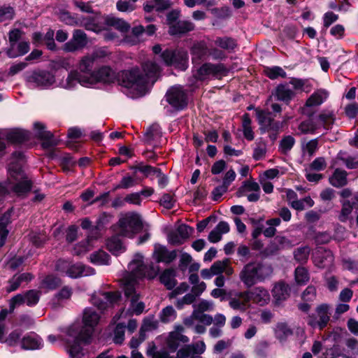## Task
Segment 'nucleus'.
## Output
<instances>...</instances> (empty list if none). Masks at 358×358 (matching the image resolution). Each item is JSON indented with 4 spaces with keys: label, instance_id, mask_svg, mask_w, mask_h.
I'll list each match as a JSON object with an SVG mask.
<instances>
[{
    "label": "nucleus",
    "instance_id": "14",
    "mask_svg": "<svg viewBox=\"0 0 358 358\" xmlns=\"http://www.w3.org/2000/svg\"><path fill=\"white\" fill-rule=\"evenodd\" d=\"M256 113L258 122L264 131H278L282 128V123L275 121L269 112L257 109Z\"/></svg>",
    "mask_w": 358,
    "mask_h": 358
},
{
    "label": "nucleus",
    "instance_id": "34",
    "mask_svg": "<svg viewBox=\"0 0 358 358\" xmlns=\"http://www.w3.org/2000/svg\"><path fill=\"white\" fill-rule=\"evenodd\" d=\"M329 183L335 187H342L347 185V172L341 169H336L329 179Z\"/></svg>",
    "mask_w": 358,
    "mask_h": 358
},
{
    "label": "nucleus",
    "instance_id": "16",
    "mask_svg": "<svg viewBox=\"0 0 358 358\" xmlns=\"http://www.w3.org/2000/svg\"><path fill=\"white\" fill-rule=\"evenodd\" d=\"M122 236L133 238L134 235V213L122 214L117 223Z\"/></svg>",
    "mask_w": 358,
    "mask_h": 358
},
{
    "label": "nucleus",
    "instance_id": "3",
    "mask_svg": "<svg viewBox=\"0 0 358 358\" xmlns=\"http://www.w3.org/2000/svg\"><path fill=\"white\" fill-rule=\"evenodd\" d=\"M273 273L271 266L259 262L248 264L240 273L241 281L248 287H252L257 282L264 281Z\"/></svg>",
    "mask_w": 358,
    "mask_h": 358
},
{
    "label": "nucleus",
    "instance_id": "62",
    "mask_svg": "<svg viewBox=\"0 0 358 358\" xmlns=\"http://www.w3.org/2000/svg\"><path fill=\"white\" fill-rule=\"evenodd\" d=\"M24 303H25L24 295L22 294L15 295L9 301L10 312H13L17 306Z\"/></svg>",
    "mask_w": 358,
    "mask_h": 358
},
{
    "label": "nucleus",
    "instance_id": "30",
    "mask_svg": "<svg viewBox=\"0 0 358 358\" xmlns=\"http://www.w3.org/2000/svg\"><path fill=\"white\" fill-rule=\"evenodd\" d=\"M317 129L322 127L324 129H329L335 121V115L332 111H322L315 119Z\"/></svg>",
    "mask_w": 358,
    "mask_h": 358
},
{
    "label": "nucleus",
    "instance_id": "54",
    "mask_svg": "<svg viewBox=\"0 0 358 358\" xmlns=\"http://www.w3.org/2000/svg\"><path fill=\"white\" fill-rule=\"evenodd\" d=\"M91 241V238H88L87 240L77 244L74 247V253L77 255H80L90 250L92 248Z\"/></svg>",
    "mask_w": 358,
    "mask_h": 358
},
{
    "label": "nucleus",
    "instance_id": "37",
    "mask_svg": "<svg viewBox=\"0 0 358 358\" xmlns=\"http://www.w3.org/2000/svg\"><path fill=\"white\" fill-rule=\"evenodd\" d=\"M328 93L324 90L315 92L306 101V106H315L322 104L327 98Z\"/></svg>",
    "mask_w": 358,
    "mask_h": 358
},
{
    "label": "nucleus",
    "instance_id": "55",
    "mask_svg": "<svg viewBox=\"0 0 358 358\" xmlns=\"http://www.w3.org/2000/svg\"><path fill=\"white\" fill-rule=\"evenodd\" d=\"M187 345L191 351L192 355H194L201 356V355L203 354L206 350V345L203 341H199Z\"/></svg>",
    "mask_w": 358,
    "mask_h": 358
},
{
    "label": "nucleus",
    "instance_id": "25",
    "mask_svg": "<svg viewBox=\"0 0 358 358\" xmlns=\"http://www.w3.org/2000/svg\"><path fill=\"white\" fill-rule=\"evenodd\" d=\"M94 273V269L90 266H86L81 263H71L68 272V277L71 278H78L84 276L92 275Z\"/></svg>",
    "mask_w": 358,
    "mask_h": 358
},
{
    "label": "nucleus",
    "instance_id": "59",
    "mask_svg": "<svg viewBox=\"0 0 358 358\" xmlns=\"http://www.w3.org/2000/svg\"><path fill=\"white\" fill-rule=\"evenodd\" d=\"M80 342H82L85 344L88 343H85L83 341L80 340L78 335L77 337V342L75 344L72 345L69 349V354L71 357H80L81 355H83L82 352L83 349L79 343Z\"/></svg>",
    "mask_w": 358,
    "mask_h": 358
},
{
    "label": "nucleus",
    "instance_id": "24",
    "mask_svg": "<svg viewBox=\"0 0 358 358\" xmlns=\"http://www.w3.org/2000/svg\"><path fill=\"white\" fill-rule=\"evenodd\" d=\"M273 94L277 100L288 104L296 96V92L289 87L288 83H285L278 85Z\"/></svg>",
    "mask_w": 358,
    "mask_h": 358
},
{
    "label": "nucleus",
    "instance_id": "8",
    "mask_svg": "<svg viewBox=\"0 0 358 358\" xmlns=\"http://www.w3.org/2000/svg\"><path fill=\"white\" fill-rule=\"evenodd\" d=\"M161 58L167 66H173L182 71L185 70L188 66L187 52L182 50H166L162 55Z\"/></svg>",
    "mask_w": 358,
    "mask_h": 358
},
{
    "label": "nucleus",
    "instance_id": "10",
    "mask_svg": "<svg viewBox=\"0 0 358 358\" xmlns=\"http://www.w3.org/2000/svg\"><path fill=\"white\" fill-rule=\"evenodd\" d=\"M330 306L322 303L315 308V314L308 315L306 322L313 328L324 329L330 320L329 315Z\"/></svg>",
    "mask_w": 358,
    "mask_h": 358
},
{
    "label": "nucleus",
    "instance_id": "36",
    "mask_svg": "<svg viewBox=\"0 0 358 358\" xmlns=\"http://www.w3.org/2000/svg\"><path fill=\"white\" fill-rule=\"evenodd\" d=\"M105 22L108 26L113 27L122 33L127 32L130 27L127 22L112 15L105 17Z\"/></svg>",
    "mask_w": 358,
    "mask_h": 358
},
{
    "label": "nucleus",
    "instance_id": "50",
    "mask_svg": "<svg viewBox=\"0 0 358 358\" xmlns=\"http://www.w3.org/2000/svg\"><path fill=\"white\" fill-rule=\"evenodd\" d=\"M157 328V322L154 320L152 317L145 318L143 320V323L141 326L140 330V336L142 337V339L145 338V333L149 331H152Z\"/></svg>",
    "mask_w": 358,
    "mask_h": 358
},
{
    "label": "nucleus",
    "instance_id": "41",
    "mask_svg": "<svg viewBox=\"0 0 358 358\" xmlns=\"http://www.w3.org/2000/svg\"><path fill=\"white\" fill-rule=\"evenodd\" d=\"M90 261L97 265H108L110 262V256L107 252L99 250L90 255Z\"/></svg>",
    "mask_w": 358,
    "mask_h": 358
},
{
    "label": "nucleus",
    "instance_id": "4",
    "mask_svg": "<svg viewBox=\"0 0 358 358\" xmlns=\"http://www.w3.org/2000/svg\"><path fill=\"white\" fill-rule=\"evenodd\" d=\"M158 71L159 67L156 64L148 62L143 65L141 70L136 72V98L142 96L150 91L156 81Z\"/></svg>",
    "mask_w": 358,
    "mask_h": 358
},
{
    "label": "nucleus",
    "instance_id": "56",
    "mask_svg": "<svg viewBox=\"0 0 358 358\" xmlns=\"http://www.w3.org/2000/svg\"><path fill=\"white\" fill-rule=\"evenodd\" d=\"M295 279L299 284L307 282L309 280L307 270L303 267H297L295 270Z\"/></svg>",
    "mask_w": 358,
    "mask_h": 358
},
{
    "label": "nucleus",
    "instance_id": "38",
    "mask_svg": "<svg viewBox=\"0 0 358 358\" xmlns=\"http://www.w3.org/2000/svg\"><path fill=\"white\" fill-rule=\"evenodd\" d=\"M251 119L248 113H245L242 117V131L244 137L248 141H252L255 138L254 131L251 126Z\"/></svg>",
    "mask_w": 358,
    "mask_h": 358
},
{
    "label": "nucleus",
    "instance_id": "13",
    "mask_svg": "<svg viewBox=\"0 0 358 358\" xmlns=\"http://www.w3.org/2000/svg\"><path fill=\"white\" fill-rule=\"evenodd\" d=\"M166 101L173 107L181 109L187 105V96L182 87H171L166 94Z\"/></svg>",
    "mask_w": 358,
    "mask_h": 358
},
{
    "label": "nucleus",
    "instance_id": "43",
    "mask_svg": "<svg viewBox=\"0 0 358 358\" xmlns=\"http://www.w3.org/2000/svg\"><path fill=\"white\" fill-rule=\"evenodd\" d=\"M177 316L176 310L171 306H168L163 308L159 314V318L164 323H168L173 321Z\"/></svg>",
    "mask_w": 358,
    "mask_h": 358
},
{
    "label": "nucleus",
    "instance_id": "11",
    "mask_svg": "<svg viewBox=\"0 0 358 358\" xmlns=\"http://www.w3.org/2000/svg\"><path fill=\"white\" fill-rule=\"evenodd\" d=\"M92 303L99 310H106L112 308L120 300L118 292H99L92 296Z\"/></svg>",
    "mask_w": 358,
    "mask_h": 358
},
{
    "label": "nucleus",
    "instance_id": "45",
    "mask_svg": "<svg viewBox=\"0 0 358 358\" xmlns=\"http://www.w3.org/2000/svg\"><path fill=\"white\" fill-rule=\"evenodd\" d=\"M147 355L151 358H169L171 357L165 350H156V346L153 343L149 344Z\"/></svg>",
    "mask_w": 358,
    "mask_h": 358
},
{
    "label": "nucleus",
    "instance_id": "20",
    "mask_svg": "<svg viewBox=\"0 0 358 358\" xmlns=\"http://www.w3.org/2000/svg\"><path fill=\"white\" fill-rule=\"evenodd\" d=\"M247 292L248 293L250 301H251L258 306H266L271 301V296L268 290L262 286L255 287Z\"/></svg>",
    "mask_w": 358,
    "mask_h": 358
},
{
    "label": "nucleus",
    "instance_id": "23",
    "mask_svg": "<svg viewBox=\"0 0 358 358\" xmlns=\"http://www.w3.org/2000/svg\"><path fill=\"white\" fill-rule=\"evenodd\" d=\"M162 136V133L159 125L157 124H152L145 129L143 135V141L146 143L155 147L159 143Z\"/></svg>",
    "mask_w": 358,
    "mask_h": 358
},
{
    "label": "nucleus",
    "instance_id": "47",
    "mask_svg": "<svg viewBox=\"0 0 358 358\" xmlns=\"http://www.w3.org/2000/svg\"><path fill=\"white\" fill-rule=\"evenodd\" d=\"M215 43L225 50H233L236 46L235 41L228 37L217 38L215 41Z\"/></svg>",
    "mask_w": 358,
    "mask_h": 358
},
{
    "label": "nucleus",
    "instance_id": "53",
    "mask_svg": "<svg viewBox=\"0 0 358 358\" xmlns=\"http://www.w3.org/2000/svg\"><path fill=\"white\" fill-rule=\"evenodd\" d=\"M294 143L295 140L292 136H286L281 140L279 149L281 152L286 153L292 148Z\"/></svg>",
    "mask_w": 358,
    "mask_h": 358
},
{
    "label": "nucleus",
    "instance_id": "46",
    "mask_svg": "<svg viewBox=\"0 0 358 358\" xmlns=\"http://www.w3.org/2000/svg\"><path fill=\"white\" fill-rule=\"evenodd\" d=\"M264 73L270 79L272 80H275L278 77L285 78L287 76L286 72L280 66L266 68L264 70Z\"/></svg>",
    "mask_w": 358,
    "mask_h": 358
},
{
    "label": "nucleus",
    "instance_id": "57",
    "mask_svg": "<svg viewBox=\"0 0 358 358\" xmlns=\"http://www.w3.org/2000/svg\"><path fill=\"white\" fill-rule=\"evenodd\" d=\"M71 262L66 259H58L55 264V270L62 274L68 276V272Z\"/></svg>",
    "mask_w": 358,
    "mask_h": 358
},
{
    "label": "nucleus",
    "instance_id": "33",
    "mask_svg": "<svg viewBox=\"0 0 358 358\" xmlns=\"http://www.w3.org/2000/svg\"><path fill=\"white\" fill-rule=\"evenodd\" d=\"M176 271L173 268L165 269L159 276L160 282L168 289H173L176 285Z\"/></svg>",
    "mask_w": 358,
    "mask_h": 358
},
{
    "label": "nucleus",
    "instance_id": "21",
    "mask_svg": "<svg viewBox=\"0 0 358 358\" xmlns=\"http://www.w3.org/2000/svg\"><path fill=\"white\" fill-rule=\"evenodd\" d=\"M315 265L320 268H327L332 265L334 256L331 251L324 248H318L313 255Z\"/></svg>",
    "mask_w": 358,
    "mask_h": 358
},
{
    "label": "nucleus",
    "instance_id": "5",
    "mask_svg": "<svg viewBox=\"0 0 358 358\" xmlns=\"http://www.w3.org/2000/svg\"><path fill=\"white\" fill-rule=\"evenodd\" d=\"M121 286L125 296L130 299L131 308L127 311L123 310L120 317L128 320L127 329L129 331L133 332L134 329L133 320L134 314V272L132 270L124 275L121 280Z\"/></svg>",
    "mask_w": 358,
    "mask_h": 358
},
{
    "label": "nucleus",
    "instance_id": "35",
    "mask_svg": "<svg viewBox=\"0 0 358 358\" xmlns=\"http://www.w3.org/2000/svg\"><path fill=\"white\" fill-rule=\"evenodd\" d=\"M106 246L108 250L115 255L125 251V245L117 236H113L108 239Z\"/></svg>",
    "mask_w": 358,
    "mask_h": 358
},
{
    "label": "nucleus",
    "instance_id": "48",
    "mask_svg": "<svg viewBox=\"0 0 358 358\" xmlns=\"http://www.w3.org/2000/svg\"><path fill=\"white\" fill-rule=\"evenodd\" d=\"M255 192H260V187L257 182L251 180H245L240 189V192L242 194Z\"/></svg>",
    "mask_w": 358,
    "mask_h": 358
},
{
    "label": "nucleus",
    "instance_id": "61",
    "mask_svg": "<svg viewBox=\"0 0 358 358\" xmlns=\"http://www.w3.org/2000/svg\"><path fill=\"white\" fill-rule=\"evenodd\" d=\"M157 170L155 168L143 164L136 165V172L138 171L147 177L155 176Z\"/></svg>",
    "mask_w": 358,
    "mask_h": 358
},
{
    "label": "nucleus",
    "instance_id": "29",
    "mask_svg": "<svg viewBox=\"0 0 358 358\" xmlns=\"http://www.w3.org/2000/svg\"><path fill=\"white\" fill-rule=\"evenodd\" d=\"M11 210H8L4 213L0 212V247H2L6 242L8 234L7 225L10 222Z\"/></svg>",
    "mask_w": 358,
    "mask_h": 358
},
{
    "label": "nucleus",
    "instance_id": "26",
    "mask_svg": "<svg viewBox=\"0 0 358 358\" xmlns=\"http://www.w3.org/2000/svg\"><path fill=\"white\" fill-rule=\"evenodd\" d=\"M43 345L41 338L35 333H30L24 336L21 341L22 348L24 350H38Z\"/></svg>",
    "mask_w": 358,
    "mask_h": 358
},
{
    "label": "nucleus",
    "instance_id": "6",
    "mask_svg": "<svg viewBox=\"0 0 358 358\" xmlns=\"http://www.w3.org/2000/svg\"><path fill=\"white\" fill-rule=\"evenodd\" d=\"M22 34V31L18 29H14L9 31V46L6 50L8 57L16 58L24 55L29 52V42L20 41Z\"/></svg>",
    "mask_w": 358,
    "mask_h": 358
},
{
    "label": "nucleus",
    "instance_id": "27",
    "mask_svg": "<svg viewBox=\"0 0 358 358\" xmlns=\"http://www.w3.org/2000/svg\"><path fill=\"white\" fill-rule=\"evenodd\" d=\"M229 230L230 227L227 222H220L215 229L210 232L208 239L210 243H217L221 241L222 235L227 234Z\"/></svg>",
    "mask_w": 358,
    "mask_h": 358
},
{
    "label": "nucleus",
    "instance_id": "19",
    "mask_svg": "<svg viewBox=\"0 0 358 358\" xmlns=\"http://www.w3.org/2000/svg\"><path fill=\"white\" fill-rule=\"evenodd\" d=\"M152 257L157 262L170 264L177 257L176 250H169L167 248L159 243L154 245Z\"/></svg>",
    "mask_w": 358,
    "mask_h": 358
},
{
    "label": "nucleus",
    "instance_id": "17",
    "mask_svg": "<svg viewBox=\"0 0 358 358\" xmlns=\"http://www.w3.org/2000/svg\"><path fill=\"white\" fill-rule=\"evenodd\" d=\"M227 69L222 64H205L202 65L197 72V77L200 80H204L208 76H212L216 78L225 75Z\"/></svg>",
    "mask_w": 358,
    "mask_h": 358
},
{
    "label": "nucleus",
    "instance_id": "32",
    "mask_svg": "<svg viewBox=\"0 0 358 358\" xmlns=\"http://www.w3.org/2000/svg\"><path fill=\"white\" fill-rule=\"evenodd\" d=\"M194 29V24L190 21H179L177 23L170 26L169 33L171 35L185 34L192 31Z\"/></svg>",
    "mask_w": 358,
    "mask_h": 358
},
{
    "label": "nucleus",
    "instance_id": "51",
    "mask_svg": "<svg viewBox=\"0 0 358 358\" xmlns=\"http://www.w3.org/2000/svg\"><path fill=\"white\" fill-rule=\"evenodd\" d=\"M310 251V249L307 246L296 249L294 253L295 259L301 263L306 262L308 259Z\"/></svg>",
    "mask_w": 358,
    "mask_h": 358
},
{
    "label": "nucleus",
    "instance_id": "52",
    "mask_svg": "<svg viewBox=\"0 0 358 358\" xmlns=\"http://www.w3.org/2000/svg\"><path fill=\"white\" fill-rule=\"evenodd\" d=\"M125 327L124 322H120L117 324L114 331V343L117 344H121L124 341Z\"/></svg>",
    "mask_w": 358,
    "mask_h": 358
},
{
    "label": "nucleus",
    "instance_id": "12",
    "mask_svg": "<svg viewBox=\"0 0 358 358\" xmlns=\"http://www.w3.org/2000/svg\"><path fill=\"white\" fill-rule=\"evenodd\" d=\"M122 91L129 98L134 97V71L133 69L124 70L116 76Z\"/></svg>",
    "mask_w": 358,
    "mask_h": 358
},
{
    "label": "nucleus",
    "instance_id": "42",
    "mask_svg": "<svg viewBox=\"0 0 358 358\" xmlns=\"http://www.w3.org/2000/svg\"><path fill=\"white\" fill-rule=\"evenodd\" d=\"M60 283L61 280L59 278L52 275H49L42 280L40 285V288L45 289L46 290H53L56 289Z\"/></svg>",
    "mask_w": 358,
    "mask_h": 358
},
{
    "label": "nucleus",
    "instance_id": "2",
    "mask_svg": "<svg viewBox=\"0 0 358 358\" xmlns=\"http://www.w3.org/2000/svg\"><path fill=\"white\" fill-rule=\"evenodd\" d=\"M24 162V155L22 152H15L12 155L11 161L8 166V179L3 183H0V196L14 194L18 196H23L31 191L32 182L22 169Z\"/></svg>",
    "mask_w": 358,
    "mask_h": 358
},
{
    "label": "nucleus",
    "instance_id": "28",
    "mask_svg": "<svg viewBox=\"0 0 358 358\" xmlns=\"http://www.w3.org/2000/svg\"><path fill=\"white\" fill-rule=\"evenodd\" d=\"M272 294L275 302L279 304L286 300L289 296V286L282 282H278L274 285Z\"/></svg>",
    "mask_w": 358,
    "mask_h": 358
},
{
    "label": "nucleus",
    "instance_id": "58",
    "mask_svg": "<svg viewBox=\"0 0 358 358\" xmlns=\"http://www.w3.org/2000/svg\"><path fill=\"white\" fill-rule=\"evenodd\" d=\"M317 129L315 121L308 120L302 122L299 126L301 134L312 133Z\"/></svg>",
    "mask_w": 358,
    "mask_h": 358
},
{
    "label": "nucleus",
    "instance_id": "63",
    "mask_svg": "<svg viewBox=\"0 0 358 358\" xmlns=\"http://www.w3.org/2000/svg\"><path fill=\"white\" fill-rule=\"evenodd\" d=\"M195 299V296L192 293H189L185 294L182 298L178 299L176 305L178 308L181 309L184 305L191 304Z\"/></svg>",
    "mask_w": 358,
    "mask_h": 358
},
{
    "label": "nucleus",
    "instance_id": "49",
    "mask_svg": "<svg viewBox=\"0 0 358 358\" xmlns=\"http://www.w3.org/2000/svg\"><path fill=\"white\" fill-rule=\"evenodd\" d=\"M34 130L38 138L48 139L52 136V134L45 130V125L41 122H35L34 124Z\"/></svg>",
    "mask_w": 358,
    "mask_h": 358
},
{
    "label": "nucleus",
    "instance_id": "22",
    "mask_svg": "<svg viewBox=\"0 0 358 358\" xmlns=\"http://www.w3.org/2000/svg\"><path fill=\"white\" fill-rule=\"evenodd\" d=\"M135 222L136 236L138 235V244H143L150 238V224L140 215L136 213Z\"/></svg>",
    "mask_w": 358,
    "mask_h": 358
},
{
    "label": "nucleus",
    "instance_id": "64",
    "mask_svg": "<svg viewBox=\"0 0 358 358\" xmlns=\"http://www.w3.org/2000/svg\"><path fill=\"white\" fill-rule=\"evenodd\" d=\"M266 152V145L263 143H258L254 149L253 157L256 160H259L265 156Z\"/></svg>",
    "mask_w": 358,
    "mask_h": 358
},
{
    "label": "nucleus",
    "instance_id": "1",
    "mask_svg": "<svg viewBox=\"0 0 358 358\" xmlns=\"http://www.w3.org/2000/svg\"><path fill=\"white\" fill-rule=\"evenodd\" d=\"M103 54L102 50H95L82 57L76 64V69L71 70L66 79L58 86L73 90L79 84L87 88H94L99 84L109 85L115 82L116 74L108 66H102L94 70L96 60Z\"/></svg>",
    "mask_w": 358,
    "mask_h": 358
},
{
    "label": "nucleus",
    "instance_id": "39",
    "mask_svg": "<svg viewBox=\"0 0 358 358\" xmlns=\"http://www.w3.org/2000/svg\"><path fill=\"white\" fill-rule=\"evenodd\" d=\"M341 203L342 208L338 218L341 222H345L350 219L355 203L350 202L349 200H343L341 201Z\"/></svg>",
    "mask_w": 358,
    "mask_h": 358
},
{
    "label": "nucleus",
    "instance_id": "9",
    "mask_svg": "<svg viewBox=\"0 0 358 358\" xmlns=\"http://www.w3.org/2000/svg\"><path fill=\"white\" fill-rule=\"evenodd\" d=\"M27 85L31 88L48 89L55 83V76L48 71H36L27 77Z\"/></svg>",
    "mask_w": 358,
    "mask_h": 358
},
{
    "label": "nucleus",
    "instance_id": "18",
    "mask_svg": "<svg viewBox=\"0 0 358 358\" xmlns=\"http://www.w3.org/2000/svg\"><path fill=\"white\" fill-rule=\"evenodd\" d=\"M87 44L86 34L82 30H75L72 38L64 45L66 52H75L81 50Z\"/></svg>",
    "mask_w": 358,
    "mask_h": 358
},
{
    "label": "nucleus",
    "instance_id": "40",
    "mask_svg": "<svg viewBox=\"0 0 358 358\" xmlns=\"http://www.w3.org/2000/svg\"><path fill=\"white\" fill-rule=\"evenodd\" d=\"M292 334V330L285 323H278L275 328V336L280 341H285Z\"/></svg>",
    "mask_w": 358,
    "mask_h": 358
},
{
    "label": "nucleus",
    "instance_id": "44",
    "mask_svg": "<svg viewBox=\"0 0 358 358\" xmlns=\"http://www.w3.org/2000/svg\"><path fill=\"white\" fill-rule=\"evenodd\" d=\"M25 303L28 306L36 305L40 299L41 292L36 289H31L23 294Z\"/></svg>",
    "mask_w": 358,
    "mask_h": 358
},
{
    "label": "nucleus",
    "instance_id": "31",
    "mask_svg": "<svg viewBox=\"0 0 358 358\" xmlns=\"http://www.w3.org/2000/svg\"><path fill=\"white\" fill-rule=\"evenodd\" d=\"M229 264L230 261L229 259L215 262L211 266L214 275H220L224 273L227 275H231L233 273V269L229 266Z\"/></svg>",
    "mask_w": 358,
    "mask_h": 358
},
{
    "label": "nucleus",
    "instance_id": "7",
    "mask_svg": "<svg viewBox=\"0 0 358 358\" xmlns=\"http://www.w3.org/2000/svg\"><path fill=\"white\" fill-rule=\"evenodd\" d=\"M100 320L99 315L92 308H87L83 311V329L79 334V338L85 343H90L94 327Z\"/></svg>",
    "mask_w": 358,
    "mask_h": 358
},
{
    "label": "nucleus",
    "instance_id": "15",
    "mask_svg": "<svg viewBox=\"0 0 358 358\" xmlns=\"http://www.w3.org/2000/svg\"><path fill=\"white\" fill-rule=\"evenodd\" d=\"M229 306L235 310L244 312L250 307V299L248 292H231L229 297Z\"/></svg>",
    "mask_w": 358,
    "mask_h": 358
},
{
    "label": "nucleus",
    "instance_id": "60",
    "mask_svg": "<svg viewBox=\"0 0 358 358\" xmlns=\"http://www.w3.org/2000/svg\"><path fill=\"white\" fill-rule=\"evenodd\" d=\"M14 10L11 6H0V22L6 20H10L13 17Z\"/></svg>",
    "mask_w": 358,
    "mask_h": 358
}]
</instances>
